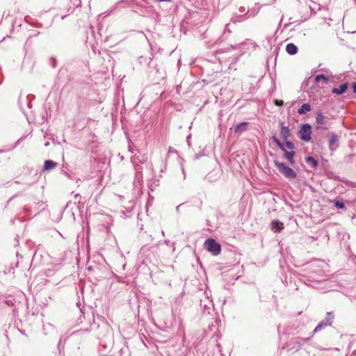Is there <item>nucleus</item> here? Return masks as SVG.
Wrapping results in <instances>:
<instances>
[{
	"mask_svg": "<svg viewBox=\"0 0 356 356\" xmlns=\"http://www.w3.org/2000/svg\"><path fill=\"white\" fill-rule=\"evenodd\" d=\"M274 164L279 172L286 178L294 179L297 177L296 172L292 168L286 166L284 163L274 161Z\"/></svg>",
	"mask_w": 356,
	"mask_h": 356,
	"instance_id": "obj_1",
	"label": "nucleus"
},
{
	"mask_svg": "<svg viewBox=\"0 0 356 356\" xmlns=\"http://www.w3.org/2000/svg\"><path fill=\"white\" fill-rule=\"evenodd\" d=\"M311 338L312 337L307 338H302L300 337H293L288 342L287 347L290 350H298L302 347L303 344L309 341Z\"/></svg>",
	"mask_w": 356,
	"mask_h": 356,
	"instance_id": "obj_2",
	"label": "nucleus"
},
{
	"mask_svg": "<svg viewBox=\"0 0 356 356\" xmlns=\"http://www.w3.org/2000/svg\"><path fill=\"white\" fill-rule=\"evenodd\" d=\"M312 126L309 124H302L298 134L299 138L304 142L310 141L312 138Z\"/></svg>",
	"mask_w": 356,
	"mask_h": 356,
	"instance_id": "obj_3",
	"label": "nucleus"
},
{
	"mask_svg": "<svg viewBox=\"0 0 356 356\" xmlns=\"http://www.w3.org/2000/svg\"><path fill=\"white\" fill-rule=\"evenodd\" d=\"M206 249L213 255H218L220 253L221 246L213 238H207L205 241Z\"/></svg>",
	"mask_w": 356,
	"mask_h": 356,
	"instance_id": "obj_4",
	"label": "nucleus"
},
{
	"mask_svg": "<svg viewBox=\"0 0 356 356\" xmlns=\"http://www.w3.org/2000/svg\"><path fill=\"white\" fill-rule=\"evenodd\" d=\"M329 120V118L325 115L321 111H318L316 112V122L319 127H321L324 129H327V128L326 126H329L330 124Z\"/></svg>",
	"mask_w": 356,
	"mask_h": 356,
	"instance_id": "obj_5",
	"label": "nucleus"
},
{
	"mask_svg": "<svg viewBox=\"0 0 356 356\" xmlns=\"http://www.w3.org/2000/svg\"><path fill=\"white\" fill-rule=\"evenodd\" d=\"M339 147V136L336 133H331L329 140V148L334 151Z\"/></svg>",
	"mask_w": 356,
	"mask_h": 356,
	"instance_id": "obj_6",
	"label": "nucleus"
},
{
	"mask_svg": "<svg viewBox=\"0 0 356 356\" xmlns=\"http://www.w3.org/2000/svg\"><path fill=\"white\" fill-rule=\"evenodd\" d=\"M280 136L284 140H286L289 138L291 135V131L288 126H285L283 122H280Z\"/></svg>",
	"mask_w": 356,
	"mask_h": 356,
	"instance_id": "obj_7",
	"label": "nucleus"
},
{
	"mask_svg": "<svg viewBox=\"0 0 356 356\" xmlns=\"http://www.w3.org/2000/svg\"><path fill=\"white\" fill-rule=\"evenodd\" d=\"M249 123L247 122H241L234 127V133L241 135L248 129Z\"/></svg>",
	"mask_w": 356,
	"mask_h": 356,
	"instance_id": "obj_8",
	"label": "nucleus"
},
{
	"mask_svg": "<svg viewBox=\"0 0 356 356\" xmlns=\"http://www.w3.org/2000/svg\"><path fill=\"white\" fill-rule=\"evenodd\" d=\"M58 165V163L52 161V160H46L44 163L43 170H51L55 168Z\"/></svg>",
	"mask_w": 356,
	"mask_h": 356,
	"instance_id": "obj_9",
	"label": "nucleus"
},
{
	"mask_svg": "<svg viewBox=\"0 0 356 356\" xmlns=\"http://www.w3.org/2000/svg\"><path fill=\"white\" fill-rule=\"evenodd\" d=\"M348 88V83H344L340 85L339 88H334L332 90V92L336 95H342L346 92Z\"/></svg>",
	"mask_w": 356,
	"mask_h": 356,
	"instance_id": "obj_10",
	"label": "nucleus"
},
{
	"mask_svg": "<svg viewBox=\"0 0 356 356\" xmlns=\"http://www.w3.org/2000/svg\"><path fill=\"white\" fill-rule=\"evenodd\" d=\"M305 162L312 168H316L318 165V161L312 156H307L305 158Z\"/></svg>",
	"mask_w": 356,
	"mask_h": 356,
	"instance_id": "obj_11",
	"label": "nucleus"
},
{
	"mask_svg": "<svg viewBox=\"0 0 356 356\" xmlns=\"http://www.w3.org/2000/svg\"><path fill=\"white\" fill-rule=\"evenodd\" d=\"M283 152H284V157L289 161V163L291 165L294 164L295 161H294L293 157L296 154L295 152H293V151L288 152V151H286V148H285V151H283Z\"/></svg>",
	"mask_w": 356,
	"mask_h": 356,
	"instance_id": "obj_12",
	"label": "nucleus"
},
{
	"mask_svg": "<svg viewBox=\"0 0 356 356\" xmlns=\"http://www.w3.org/2000/svg\"><path fill=\"white\" fill-rule=\"evenodd\" d=\"M286 52L290 55H294L298 52V47L293 43H289L286 47Z\"/></svg>",
	"mask_w": 356,
	"mask_h": 356,
	"instance_id": "obj_13",
	"label": "nucleus"
},
{
	"mask_svg": "<svg viewBox=\"0 0 356 356\" xmlns=\"http://www.w3.org/2000/svg\"><path fill=\"white\" fill-rule=\"evenodd\" d=\"M311 105L308 103L303 104L300 108L298 110V113L300 115H305L307 112L311 111Z\"/></svg>",
	"mask_w": 356,
	"mask_h": 356,
	"instance_id": "obj_14",
	"label": "nucleus"
},
{
	"mask_svg": "<svg viewBox=\"0 0 356 356\" xmlns=\"http://www.w3.org/2000/svg\"><path fill=\"white\" fill-rule=\"evenodd\" d=\"M334 317V316L333 312H327L326 317L323 320H322L321 322L325 323L326 325H327V326L331 325L333 322Z\"/></svg>",
	"mask_w": 356,
	"mask_h": 356,
	"instance_id": "obj_15",
	"label": "nucleus"
},
{
	"mask_svg": "<svg viewBox=\"0 0 356 356\" xmlns=\"http://www.w3.org/2000/svg\"><path fill=\"white\" fill-rule=\"evenodd\" d=\"M271 224H272V226L273 227H276L277 228L274 231L275 232H280L281 230L284 229L283 223L281 221L278 220H275L272 221Z\"/></svg>",
	"mask_w": 356,
	"mask_h": 356,
	"instance_id": "obj_16",
	"label": "nucleus"
},
{
	"mask_svg": "<svg viewBox=\"0 0 356 356\" xmlns=\"http://www.w3.org/2000/svg\"><path fill=\"white\" fill-rule=\"evenodd\" d=\"M326 327H327V325H326V323H322V322H320L318 325L314 328V330H313L312 332V334L310 337H313V335L316 333V332H318L319 331L325 329Z\"/></svg>",
	"mask_w": 356,
	"mask_h": 356,
	"instance_id": "obj_17",
	"label": "nucleus"
},
{
	"mask_svg": "<svg viewBox=\"0 0 356 356\" xmlns=\"http://www.w3.org/2000/svg\"><path fill=\"white\" fill-rule=\"evenodd\" d=\"M271 139L277 144V145L282 151H285L284 143H281L280 140L275 135H273L271 137Z\"/></svg>",
	"mask_w": 356,
	"mask_h": 356,
	"instance_id": "obj_18",
	"label": "nucleus"
},
{
	"mask_svg": "<svg viewBox=\"0 0 356 356\" xmlns=\"http://www.w3.org/2000/svg\"><path fill=\"white\" fill-rule=\"evenodd\" d=\"M323 81L325 84L328 83V79L324 74H318L314 77L315 83H319Z\"/></svg>",
	"mask_w": 356,
	"mask_h": 356,
	"instance_id": "obj_19",
	"label": "nucleus"
},
{
	"mask_svg": "<svg viewBox=\"0 0 356 356\" xmlns=\"http://www.w3.org/2000/svg\"><path fill=\"white\" fill-rule=\"evenodd\" d=\"M284 141L285 142L284 144L285 147H287L290 149H293L295 148V145L293 142L288 140V139Z\"/></svg>",
	"mask_w": 356,
	"mask_h": 356,
	"instance_id": "obj_20",
	"label": "nucleus"
},
{
	"mask_svg": "<svg viewBox=\"0 0 356 356\" xmlns=\"http://www.w3.org/2000/svg\"><path fill=\"white\" fill-rule=\"evenodd\" d=\"M334 204L337 209H343L345 207V204L341 200H335Z\"/></svg>",
	"mask_w": 356,
	"mask_h": 356,
	"instance_id": "obj_21",
	"label": "nucleus"
},
{
	"mask_svg": "<svg viewBox=\"0 0 356 356\" xmlns=\"http://www.w3.org/2000/svg\"><path fill=\"white\" fill-rule=\"evenodd\" d=\"M249 10H246V8L244 6H241L239 8L240 15H247Z\"/></svg>",
	"mask_w": 356,
	"mask_h": 356,
	"instance_id": "obj_22",
	"label": "nucleus"
},
{
	"mask_svg": "<svg viewBox=\"0 0 356 356\" xmlns=\"http://www.w3.org/2000/svg\"><path fill=\"white\" fill-rule=\"evenodd\" d=\"M274 103L277 106H282L284 105V102L282 100L275 99Z\"/></svg>",
	"mask_w": 356,
	"mask_h": 356,
	"instance_id": "obj_23",
	"label": "nucleus"
},
{
	"mask_svg": "<svg viewBox=\"0 0 356 356\" xmlns=\"http://www.w3.org/2000/svg\"><path fill=\"white\" fill-rule=\"evenodd\" d=\"M154 1L156 2H163V1L171 2V1H172V0H154Z\"/></svg>",
	"mask_w": 356,
	"mask_h": 356,
	"instance_id": "obj_24",
	"label": "nucleus"
},
{
	"mask_svg": "<svg viewBox=\"0 0 356 356\" xmlns=\"http://www.w3.org/2000/svg\"><path fill=\"white\" fill-rule=\"evenodd\" d=\"M353 92L356 93V83H353Z\"/></svg>",
	"mask_w": 356,
	"mask_h": 356,
	"instance_id": "obj_25",
	"label": "nucleus"
},
{
	"mask_svg": "<svg viewBox=\"0 0 356 356\" xmlns=\"http://www.w3.org/2000/svg\"><path fill=\"white\" fill-rule=\"evenodd\" d=\"M181 206V204H179V205H178V206L176 207V210H177V212H179V207H180Z\"/></svg>",
	"mask_w": 356,
	"mask_h": 356,
	"instance_id": "obj_26",
	"label": "nucleus"
},
{
	"mask_svg": "<svg viewBox=\"0 0 356 356\" xmlns=\"http://www.w3.org/2000/svg\"><path fill=\"white\" fill-rule=\"evenodd\" d=\"M65 175H66V177L70 178V176L67 172H65Z\"/></svg>",
	"mask_w": 356,
	"mask_h": 356,
	"instance_id": "obj_27",
	"label": "nucleus"
},
{
	"mask_svg": "<svg viewBox=\"0 0 356 356\" xmlns=\"http://www.w3.org/2000/svg\"><path fill=\"white\" fill-rule=\"evenodd\" d=\"M88 270H92V266H88Z\"/></svg>",
	"mask_w": 356,
	"mask_h": 356,
	"instance_id": "obj_28",
	"label": "nucleus"
},
{
	"mask_svg": "<svg viewBox=\"0 0 356 356\" xmlns=\"http://www.w3.org/2000/svg\"><path fill=\"white\" fill-rule=\"evenodd\" d=\"M49 142H47V143L44 144V145H45V146H48V145H49Z\"/></svg>",
	"mask_w": 356,
	"mask_h": 356,
	"instance_id": "obj_29",
	"label": "nucleus"
},
{
	"mask_svg": "<svg viewBox=\"0 0 356 356\" xmlns=\"http://www.w3.org/2000/svg\"><path fill=\"white\" fill-rule=\"evenodd\" d=\"M3 152V150H0V152Z\"/></svg>",
	"mask_w": 356,
	"mask_h": 356,
	"instance_id": "obj_30",
	"label": "nucleus"
},
{
	"mask_svg": "<svg viewBox=\"0 0 356 356\" xmlns=\"http://www.w3.org/2000/svg\"><path fill=\"white\" fill-rule=\"evenodd\" d=\"M1 83V82H0V84Z\"/></svg>",
	"mask_w": 356,
	"mask_h": 356,
	"instance_id": "obj_31",
	"label": "nucleus"
}]
</instances>
